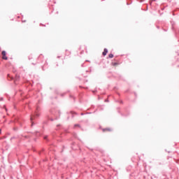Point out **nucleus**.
Masks as SVG:
<instances>
[{
  "mask_svg": "<svg viewBox=\"0 0 179 179\" xmlns=\"http://www.w3.org/2000/svg\"><path fill=\"white\" fill-rule=\"evenodd\" d=\"M101 63L105 64V65L103 66V68H107V65H108L109 62L108 60L103 59Z\"/></svg>",
  "mask_w": 179,
  "mask_h": 179,
  "instance_id": "5",
  "label": "nucleus"
},
{
  "mask_svg": "<svg viewBox=\"0 0 179 179\" xmlns=\"http://www.w3.org/2000/svg\"><path fill=\"white\" fill-rule=\"evenodd\" d=\"M70 97H71V99H73V100L75 101V96L70 95Z\"/></svg>",
  "mask_w": 179,
  "mask_h": 179,
  "instance_id": "16",
  "label": "nucleus"
},
{
  "mask_svg": "<svg viewBox=\"0 0 179 179\" xmlns=\"http://www.w3.org/2000/svg\"><path fill=\"white\" fill-rule=\"evenodd\" d=\"M48 138V136H45L44 139H47Z\"/></svg>",
  "mask_w": 179,
  "mask_h": 179,
  "instance_id": "17",
  "label": "nucleus"
},
{
  "mask_svg": "<svg viewBox=\"0 0 179 179\" xmlns=\"http://www.w3.org/2000/svg\"><path fill=\"white\" fill-rule=\"evenodd\" d=\"M134 94H135V96H136V93H134Z\"/></svg>",
  "mask_w": 179,
  "mask_h": 179,
  "instance_id": "30",
  "label": "nucleus"
},
{
  "mask_svg": "<svg viewBox=\"0 0 179 179\" xmlns=\"http://www.w3.org/2000/svg\"><path fill=\"white\" fill-rule=\"evenodd\" d=\"M121 104H124V101H120Z\"/></svg>",
  "mask_w": 179,
  "mask_h": 179,
  "instance_id": "21",
  "label": "nucleus"
},
{
  "mask_svg": "<svg viewBox=\"0 0 179 179\" xmlns=\"http://www.w3.org/2000/svg\"><path fill=\"white\" fill-rule=\"evenodd\" d=\"M57 58H61V57L58 56Z\"/></svg>",
  "mask_w": 179,
  "mask_h": 179,
  "instance_id": "29",
  "label": "nucleus"
},
{
  "mask_svg": "<svg viewBox=\"0 0 179 179\" xmlns=\"http://www.w3.org/2000/svg\"><path fill=\"white\" fill-rule=\"evenodd\" d=\"M111 65H112V66H117V65H120V63H118V62H112Z\"/></svg>",
  "mask_w": 179,
  "mask_h": 179,
  "instance_id": "10",
  "label": "nucleus"
},
{
  "mask_svg": "<svg viewBox=\"0 0 179 179\" xmlns=\"http://www.w3.org/2000/svg\"><path fill=\"white\" fill-rule=\"evenodd\" d=\"M127 5H129V3H127Z\"/></svg>",
  "mask_w": 179,
  "mask_h": 179,
  "instance_id": "31",
  "label": "nucleus"
},
{
  "mask_svg": "<svg viewBox=\"0 0 179 179\" xmlns=\"http://www.w3.org/2000/svg\"><path fill=\"white\" fill-rule=\"evenodd\" d=\"M40 26H43L44 27H45V25H44L43 24H40Z\"/></svg>",
  "mask_w": 179,
  "mask_h": 179,
  "instance_id": "18",
  "label": "nucleus"
},
{
  "mask_svg": "<svg viewBox=\"0 0 179 179\" xmlns=\"http://www.w3.org/2000/svg\"><path fill=\"white\" fill-rule=\"evenodd\" d=\"M66 114L69 115L67 117V120H69V115H71V118H73L75 115H78V113H76V112H73L72 110L70 112H67Z\"/></svg>",
  "mask_w": 179,
  "mask_h": 179,
  "instance_id": "3",
  "label": "nucleus"
},
{
  "mask_svg": "<svg viewBox=\"0 0 179 179\" xmlns=\"http://www.w3.org/2000/svg\"><path fill=\"white\" fill-rule=\"evenodd\" d=\"M74 127H78L79 128H80V124H74Z\"/></svg>",
  "mask_w": 179,
  "mask_h": 179,
  "instance_id": "14",
  "label": "nucleus"
},
{
  "mask_svg": "<svg viewBox=\"0 0 179 179\" xmlns=\"http://www.w3.org/2000/svg\"><path fill=\"white\" fill-rule=\"evenodd\" d=\"M172 29H174V25L173 24H172Z\"/></svg>",
  "mask_w": 179,
  "mask_h": 179,
  "instance_id": "23",
  "label": "nucleus"
},
{
  "mask_svg": "<svg viewBox=\"0 0 179 179\" xmlns=\"http://www.w3.org/2000/svg\"><path fill=\"white\" fill-rule=\"evenodd\" d=\"M39 115H38V114H36V117H39Z\"/></svg>",
  "mask_w": 179,
  "mask_h": 179,
  "instance_id": "25",
  "label": "nucleus"
},
{
  "mask_svg": "<svg viewBox=\"0 0 179 179\" xmlns=\"http://www.w3.org/2000/svg\"><path fill=\"white\" fill-rule=\"evenodd\" d=\"M31 121H33V117H31Z\"/></svg>",
  "mask_w": 179,
  "mask_h": 179,
  "instance_id": "26",
  "label": "nucleus"
},
{
  "mask_svg": "<svg viewBox=\"0 0 179 179\" xmlns=\"http://www.w3.org/2000/svg\"><path fill=\"white\" fill-rule=\"evenodd\" d=\"M28 59L29 60V61H31V59H33V55H29V57H28Z\"/></svg>",
  "mask_w": 179,
  "mask_h": 179,
  "instance_id": "12",
  "label": "nucleus"
},
{
  "mask_svg": "<svg viewBox=\"0 0 179 179\" xmlns=\"http://www.w3.org/2000/svg\"><path fill=\"white\" fill-rule=\"evenodd\" d=\"M33 125H34V122H31V127H33Z\"/></svg>",
  "mask_w": 179,
  "mask_h": 179,
  "instance_id": "20",
  "label": "nucleus"
},
{
  "mask_svg": "<svg viewBox=\"0 0 179 179\" xmlns=\"http://www.w3.org/2000/svg\"><path fill=\"white\" fill-rule=\"evenodd\" d=\"M81 66L83 68V64H81Z\"/></svg>",
  "mask_w": 179,
  "mask_h": 179,
  "instance_id": "27",
  "label": "nucleus"
},
{
  "mask_svg": "<svg viewBox=\"0 0 179 179\" xmlns=\"http://www.w3.org/2000/svg\"><path fill=\"white\" fill-rule=\"evenodd\" d=\"M20 80V76L17 73H15V80L14 82L16 83V82H19Z\"/></svg>",
  "mask_w": 179,
  "mask_h": 179,
  "instance_id": "6",
  "label": "nucleus"
},
{
  "mask_svg": "<svg viewBox=\"0 0 179 179\" xmlns=\"http://www.w3.org/2000/svg\"><path fill=\"white\" fill-rule=\"evenodd\" d=\"M57 127H59V124H57Z\"/></svg>",
  "mask_w": 179,
  "mask_h": 179,
  "instance_id": "33",
  "label": "nucleus"
},
{
  "mask_svg": "<svg viewBox=\"0 0 179 179\" xmlns=\"http://www.w3.org/2000/svg\"><path fill=\"white\" fill-rule=\"evenodd\" d=\"M13 139H16V137L13 136V137L10 138V141H12V140H13Z\"/></svg>",
  "mask_w": 179,
  "mask_h": 179,
  "instance_id": "15",
  "label": "nucleus"
},
{
  "mask_svg": "<svg viewBox=\"0 0 179 179\" xmlns=\"http://www.w3.org/2000/svg\"><path fill=\"white\" fill-rule=\"evenodd\" d=\"M32 65H36V64H43V65H41V68L43 71H45L44 68H47L48 64L47 63V60L44 59V56L43 55H40L38 58L36 63H31Z\"/></svg>",
  "mask_w": 179,
  "mask_h": 179,
  "instance_id": "1",
  "label": "nucleus"
},
{
  "mask_svg": "<svg viewBox=\"0 0 179 179\" xmlns=\"http://www.w3.org/2000/svg\"><path fill=\"white\" fill-rule=\"evenodd\" d=\"M51 114L55 116L54 118H50V121H54V120H59L61 117V111L58 110L53 109L50 111Z\"/></svg>",
  "mask_w": 179,
  "mask_h": 179,
  "instance_id": "2",
  "label": "nucleus"
},
{
  "mask_svg": "<svg viewBox=\"0 0 179 179\" xmlns=\"http://www.w3.org/2000/svg\"><path fill=\"white\" fill-rule=\"evenodd\" d=\"M114 58V55L113 53H110L108 55V57H107V59Z\"/></svg>",
  "mask_w": 179,
  "mask_h": 179,
  "instance_id": "9",
  "label": "nucleus"
},
{
  "mask_svg": "<svg viewBox=\"0 0 179 179\" xmlns=\"http://www.w3.org/2000/svg\"><path fill=\"white\" fill-rule=\"evenodd\" d=\"M78 79H79V80H80V78H78Z\"/></svg>",
  "mask_w": 179,
  "mask_h": 179,
  "instance_id": "35",
  "label": "nucleus"
},
{
  "mask_svg": "<svg viewBox=\"0 0 179 179\" xmlns=\"http://www.w3.org/2000/svg\"><path fill=\"white\" fill-rule=\"evenodd\" d=\"M13 73H16V71H15V70H14V71H13Z\"/></svg>",
  "mask_w": 179,
  "mask_h": 179,
  "instance_id": "24",
  "label": "nucleus"
},
{
  "mask_svg": "<svg viewBox=\"0 0 179 179\" xmlns=\"http://www.w3.org/2000/svg\"><path fill=\"white\" fill-rule=\"evenodd\" d=\"M103 132H106L108 131V132H111V128H104L102 129Z\"/></svg>",
  "mask_w": 179,
  "mask_h": 179,
  "instance_id": "8",
  "label": "nucleus"
},
{
  "mask_svg": "<svg viewBox=\"0 0 179 179\" xmlns=\"http://www.w3.org/2000/svg\"><path fill=\"white\" fill-rule=\"evenodd\" d=\"M119 113H120V115H122V117H128V115H129V113H127V115H125L124 113H121V112H119Z\"/></svg>",
  "mask_w": 179,
  "mask_h": 179,
  "instance_id": "11",
  "label": "nucleus"
},
{
  "mask_svg": "<svg viewBox=\"0 0 179 179\" xmlns=\"http://www.w3.org/2000/svg\"><path fill=\"white\" fill-rule=\"evenodd\" d=\"M80 115H84V114H83V113H81Z\"/></svg>",
  "mask_w": 179,
  "mask_h": 179,
  "instance_id": "28",
  "label": "nucleus"
},
{
  "mask_svg": "<svg viewBox=\"0 0 179 179\" xmlns=\"http://www.w3.org/2000/svg\"><path fill=\"white\" fill-rule=\"evenodd\" d=\"M13 131H19V127H14L13 129Z\"/></svg>",
  "mask_w": 179,
  "mask_h": 179,
  "instance_id": "13",
  "label": "nucleus"
},
{
  "mask_svg": "<svg viewBox=\"0 0 179 179\" xmlns=\"http://www.w3.org/2000/svg\"><path fill=\"white\" fill-rule=\"evenodd\" d=\"M178 67H179V65H178Z\"/></svg>",
  "mask_w": 179,
  "mask_h": 179,
  "instance_id": "36",
  "label": "nucleus"
},
{
  "mask_svg": "<svg viewBox=\"0 0 179 179\" xmlns=\"http://www.w3.org/2000/svg\"><path fill=\"white\" fill-rule=\"evenodd\" d=\"M22 22H26V20H24V21H22Z\"/></svg>",
  "mask_w": 179,
  "mask_h": 179,
  "instance_id": "34",
  "label": "nucleus"
},
{
  "mask_svg": "<svg viewBox=\"0 0 179 179\" xmlns=\"http://www.w3.org/2000/svg\"><path fill=\"white\" fill-rule=\"evenodd\" d=\"M85 82H88L87 80H86Z\"/></svg>",
  "mask_w": 179,
  "mask_h": 179,
  "instance_id": "32",
  "label": "nucleus"
},
{
  "mask_svg": "<svg viewBox=\"0 0 179 179\" xmlns=\"http://www.w3.org/2000/svg\"><path fill=\"white\" fill-rule=\"evenodd\" d=\"M157 29H160V27H159V26H157Z\"/></svg>",
  "mask_w": 179,
  "mask_h": 179,
  "instance_id": "22",
  "label": "nucleus"
},
{
  "mask_svg": "<svg viewBox=\"0 0 179 179\" xmlns=\"http://www.w3.org/2000/svg\"><path fill=\"white\" fill-rule=\"evenodd\" d=\"M108 101H109L108 99H105L106 103H108Z\"/></svg>",
  "mask_w": 179,
  "mask_h": 179,
  "instance_id": "19",
  "label": "nucleus"
},
{
  "mask_svg": "<svg viewBox=\"0 0 179 179\" xmlns=\"http://www.w3.org/2000/svg\"><path fill=\"white\" fill-rule=\"evenodd\" d=\"M107 54H108V49L104 48L103 52H102V55L103 57H106V55H107Z\"/></svg>",
  "mask_w": 179,
  "mask_h": 179,
  "instance_id": "7",
  "label": "nucleus"
},
{
  "mask_svg": "<svg viewBox=\"0 0 179 179\" xmlns=\"http://www.w3.org/2000/svg\"><path fill=\"white\" fill-rule=\"evenodd\" d=\"M25 138H27V136H25Z\"/></svg>",
  "mask_w": 179,
  "mask_h": 179,
  "instance_id": "37",
  "label": "nucleus"
},
{
  "mask_svg": "<svg viewBox=\"0 0 179 179\" xmlns=\"http://www.w3.org/2000/svg\"><path fill=\"white\" fill-rule=\"evenodd\" d=\"M1 55H2L3 59H4L5 61H8V57H6V51L3 50L1 52Z\"/></svg>",
  "mask_w": 179,
  "mask_h": 179,
  "instance_id": "4",
  "label": "nucleus"
}]
</instances>
